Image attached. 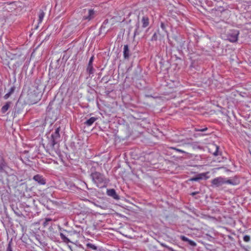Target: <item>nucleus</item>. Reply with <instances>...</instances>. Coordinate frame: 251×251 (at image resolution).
I'll return each mask as SVG.
<instances>
[{
	"instance_id": "f3484780",
	"label": "nucleus",
	"mask_w": 251,
	"mask_h": 251,
	"mask_svg": "<svg viewBox=\"0 0 251 251\" xmlns=\"http://www.w3.org/2000/svg\"><path fill=\"white\" fill-rule=\"evenodd\" d=\"M70 234H68L67 233H63V232H60V238L64 243L66 244H68L69 243H71L72 242L70 241V240L69 239L68 236H69Z\"/></svg>"
},
{
	"instance_id": "6ab92c4d",
	"label": "nucleus",
	"mask_w": 251,
	"mask_h": 251,
	"mask_svg": "<svg viewBox=\"0 0 251 251\" xmlns=\"http://www.w3.org/2000/svg\"><path fill=\"white\" fill-rule=\"evenodd\" d=\"M12 104L11 101H7L4 105H3L1 108V113L2 114H5L8 111Z\"/></svg>"
},
{
	"instance_id": "f257e3e1",
	"label": "nucleus",
	"mask_w": 251,
	"mask_h": 251,
	"mask_svg": "<svg viewBox=\"0 0 251 251\" xmlns=\"http://www.w3.org/2000/svg\"><path fill=\"white\" fill-rule=\"evenodd\" d=\"M95 167H92L90 169V177L96 186L100 188L105 187L108 181L105 176L99 172L95 171Z\"/></svg>"
},
{
	"instance_id": "e433bc0d",
	"label": "nucleus",
	"mask_w": 251,
	"mask_h": 251,
	"mask_svg": "<svg viewBox=\"0 0 251 251\" xmlns=\"http://www.w3.org/2000/svg\"><path fill=\"white\" fill-rule=\"evenodd\" d=\"M94 58H95L94 55H92V56L90 57V58L89 59V61L88 62L89 65H93V63Z\"/></svg>"
},
{
	"instance_id": "ddd939ff",
	"label": "nucleus",
	"mask_w": 251,
	"mask_h": 251,
	"mask_svg": "<svg viewBox=\"0 0 251 251\" xmlns=\"http://www.w3.org/2000/svg\"><path fill=\"white\" fill-rule=\"evenodd\" d=\"M33 179L39 185H45L47 182L46 179L43 176L39 174L35 175L33 177Z\"/></svg>"
},
{
	"instance_id": "39448f33",
	"label": "nucleus",
	"mask_w": 251,
	"mask_h": 251,
	"mask_svg": "<svg viewBox=\"0 0 251 251\" xmlns=\"http://www.w3.org/2000/svg\"><path fill=\"white\" fill-rule=\"evenodd\" d=\"M6 180L7 187L9 189L11 187L13 188H17L20 181L18 177L14 174L7 175Z\"/></svg>"
},
{
	"instance_id": "c756f323",
	"label": "nucleus",
	"mask_w": 251,
	"mask_h": 251,
	"mask_svg": "<svg viewBox=\"0 0 251 251\" xmlns=\"http://www.w3.org/2000/svg\"><path fill=\"white\" fill-rule=\"evenodd\" d=\"M13 243H12V239H11L9 241L7 246L6 247V249L5 251H13L12 247Z\"/></svg>"
},
{
	"instance_id": "dca6fc26",
	"label": "nucleus",
	"mask_w": 251,
	"mask_h": 251,
	"mask_svg": "<svg viewBox=\"0 0 251 251\" xmlns=\"http://www.w3.org/2000/svg\"><path fill=\"white\" fill-rule=\"evenodd\" d=\"M56 225H51L49 226V235L50 237L52 240H56L57 239L55 234H58L57 232H55L54 230L55 229Z\"/></svg>"
},
{
	"instance_id": "a211bd4d",
	"label": "nucleus",
	"mask_w": 251,
	"mask_h": 251,
	"mask_svg": "<svg viewBox=\"0 0 251 251\" xmlns=\"http://www.w3.org/2000/svg\"><path fill=\"white\" fill-rule=\"evenodd\" d=\"M95 11L93 9H90L88 10V13L87 15H85L83 17L84 20H87L88 21L91 20L94 18Z\"/></svg>"
},
{
	"instance_id": "4468645a",
	"label": "nucleus",
	"mask_w": 251,
	"mask_h": 251,
	"mask_svg": "<svg viewBox=\"0 0 251 251\" xmlns=\"http://www.w3.org/2000/svg\"><path fill=\"white\" fill-rule=\"evenodd\" d=\"M131 55V51L128 45H125L123 49V56L125 60H129Z\"/></svg>"
},
{
	"instance_id": "4be33fe9",
	"label": "nucleus",
	"mask_w": 251,
	"mask_h": 251,
	"mask_svg": "<svg viewBox=\"0 0 251 251\" xmlns=\"http://www.w3.org/2000/svg\"><path fill=\"white\" fill-rule=\"evenodd\" d=\"M142 27L145 28L149 25V18L147 16H144L141 19Z\"/></svg>"
},
{
	"instance_id": "72a5a7b5",
	"label": "nucleus",
	"mask_w": 251,
	"mask_h": 251,
	"mask_svg": "<svg viewBox=\"0 0 251 251\" xmlns=\"http://www.w3.org/2000/svg\"><path fill=\"white\" fill-rule=\"evenodd\" d=\"M160 27L162 29L165 31V32L168 33V31L166 29V26L165 24L163 22H161L160 23Z\"/></svg>"
},
{
	"instance_id": "a19ab883",
	"label": "nucleus",
	"mask_w": 251,
	"mask_h": 251,
	"mask_svg": "<svg viewBox=\"0 0 251 251\" xmlns=\"http://www.w3.org/2000/svg\"><path fill=\"white\" fill-rule=\"evenodd\" d=\"M210 134V133H203V134H201V135L204 136V135H209V134Z\"/></svg>"
},
{
	"instance_id": "aec40b11",
	"label": "nucleus",
	"mask_w": 251,
	"mask_h": 251,
	"mask_svg": "<svg viewBox=\"0 0 251 251\" xmlns=\"http://www.w3.org/2000/svg\"><path fill=\"white\" fill-rule=\"evenodd\" d=\"M59 233L60 232H63V233H67L68 234H70V235L75 234H79L80 233V231H77L76 230H73V231H68L66 229H63V228L59 226H58Z\"/></svg>"
},
{
	"instance_id": "1a4fd4ad",
	"label": "nucleus",
	"mask_w": 251,
	"mask_h": 251,
	"mask_svg": "<svg viewBox=\"0 0 251 251\" xmlns=\"http://www.w3.org/2000/svg\"><path fill=\"white\" fill-rule=\"evenodd\" d=\"M86 249L88 251H106L102 247L96 246L91 243L86 244Z\"/></svg>"
},
{
	"instance_id": "20e7f679",
	"label": "nucleus",
	"mask_w": 251,
	"mask_h": 251,
	"mask_svg": "<svg viewBox=\"0 0 251 251\" xmlns=\"http://www.w3.org/2000/svg\"><path fill=\"white\" fill-rule=\"evenodd\" d=\"M54 127H55V130L52 133L50 139L49 143L50 147L52 148H53L54 146L57 144L60 140V126H58L56 124Z\"/></svg>"
},
{
	"instance_id": "4c0bfd02",
	"label": "nucleus",
	"mask_w": 251,
	"mask_h": 251,
	"mask_svg": "<svg viewBox=\"0 0 251 251\" xmlns=\"http://www.w3.org/2000/svg\"><path fill=\"white\" fill-rule=\"evenodd\" d=\"M39 242L40 245H42L44 247L47 246V243H46L45 241L39 240Z\"/></svg>"
},
{
	"instance_id": "bb28decb",
	"label": "nucleus",
	"mask_w": 251,
	"mask_h": 251,
	"mask_svg": "<svg viewBox=\"0 0 251 251\" xmlns=\"http://www.w3.org/2000/svg\"><path fill=\"white\" fill-rule=\"evenodd\" d=\"M45 12L43 11V10L40 9L39 11V13L38 15L39 19H38V24L41 23L43 19L45 16Z\"/></svg>"
},
{
	"instance_id": "cd10ccee",
	"label": "nucleus",
	"mask_w": 251,
	"mask_h": 251,
	"mask_svg": "<svg viewBox=\"0 0 251 251\" xmlns=\"http://www.w3.org/2000/svg\"><path fill=\"white\" fill-rule=\"evenodd\" d=\"M213 147L215 149V151L213 152H211L213 155L216 156L221 154V153H220L219 152V147L218 146L214 145Z\"/></svg>"
},
{
	"instance_id": "393cba45",
	"label": "nucleus",
	"mask_w": 251,
	"mask_h": 251,
	"mask_svg": "<svg viewBox=\"0 0 251 251\" xmlns=\"http://www.w3.org/2000/svg\"><path fill=\"white\" fill-rule=\"evenodd\" d=\"M94 71H95V69L93 67V65L88 64L87 68H86V71L88 73V74L89 75L93 74L94 73Z\"/></svg>"
},
{
	"instance_id": "2f4dec72",
	"label": "nucleus",
	"mask_w": 251,
	"mask_h": 251,
	"mask_svg": "<svg viewBox=\"0 0 251 251\" xmlns=\"http://www.w3.org/2000/svg\"><path fill=\"white\" fill-rule=\"evenodd\" d=\"M159 30H158L157 31H155L153 35L151 37V41H156L158 39V34H159V33H157L158 32Z\"/></svg>"
},
{
	"instance_id": "423d86ee",
	"label": "nucleus",
	"mask_w": 251,
	"mask_h": 251,
	"mask_svg": "<svg viewBox=\"0 0 251 251\" xmlns=\"http://www.w3.org/2000/svg\"><path fill=\"white\" fill-rule=\"evenodd\" d=\"M240 34L239 30L237 29H230L226 33V40L231 43H235L238 41Z\"/></svg>"
},
{
	"instance_id": "7c9ffc66",
	"label": "nucleus",
	"mask_w": 251,
	"mask_h": 251,
	"mask_svg": "<svg viewBox=\"0 0 251 251\" xmlns=\"http://www.w3.org/2000/svg\"><path fill=\"white\" fill-rule=\"evenodd\" d=\"M108 23H109V20H108V19H105V20L103 21V23H102V25H101V26H100V32H101V30H102L103 29L105 28V27H106V25L107 24H108Z\"/></svg>"
},
{
	"instance_id": "f03ea898",
	"label": "nucleus",
	"mask_w": 251,
	"mask_h": 251,
	"mask_svg": "<svg viewBox=\"0 0 251 251\" xmlns=\"http://www.w3.org/2000/svg\"><path fill=\"white\" fill-rule=\"evenodd\" d=\"M61 106L54 101H50L47 108V115L51 120L55 121L59 117L60 113Z\"/></svg>"
},
{
	"instance_id": "6e6552de",
	"label": "nucleus",
	"mask_w": 251,
	"mask_h": 251,
	"mask_svg": "<svg viewBox=\"0 0 251 251\" xmlns=\"http://www.w3.org/2000/svg\"><path fill=\"white\" fill-rule=\"evenodd\" d=\"M9 168L7 162L3 156L0 154V173H7L6 170Z\"/></svg>"
},
{
	"instance_id": "5701e85b",
	"label": "nucleus",
	"mask_w": 251,
	"mask_h": 251,
	"mask_svg": "<svg viewBox=\"0 0 251 251\" xmlns=\"http://www.w3.org/2000/svg\"><path fill=\"white\" fill-rule=\"evenodd\" d=\"M15 89L16 87L14 85L11 86L8 92L3 96L4 99L7 100V99H8L11 96V95L13 94V93L15 92Z\"/></svg>"
},
{
	"instance_id": "c9c22d12",
	"label": "nucleus",
	"mask_w": 251,
	"mask_h": 251,
	"mask_svg": "<svg viewBox=\"0 0 251 251\" xmlns=\"http://www.w3.org/2000/svg\"><path fill=\"white\" fill-rule=\"evenodd\" d=\"M250 236L248 235H245L243 237V240L246 242H249L250 241Z\"/></svg>"
},
{
	"instance_id": "79ce46f5",
	"label": "nucleus",
	"mask_w": 251,
	"mask_h": 251,
	"mask_svg": "<svg viewBox=\"0 0 251 251\" xmlns=\"http://www.w3.org/2000/svg\"><path fill=\"white\" fill-rule=\"evenodd\" d=\"M17 215L18 216H24L23 214H17Z\"/></svg>"
},
{
	"instance_id": "9b49d317",
	"label": "nucleus",
	"mask_w": 251,
	"mask_h": 251,
	"mask_svg": "<svg viewBox=\"0 0 251 251\" xmlns=\"http://www.w3.org/2000/svg\"><path fill=\"white\" fill-rule=\"evenodd\" d=\"M24 106L23 103L18 100L14 108V116H17V114L20 113L23 110Z\"/></svg>"
},
{
	"instance_id": "f8f14e48",
	"label": "nucleus",
	"mask_w": 251,
	"mask_h": 251,
	"mask_svg": "<svg viewBox=\"0 0 251 251\" xmlns=\"http://www.w3.org/2000/svg\"><path fill=\"white\" fill-rule=\"evenodd\" d=\"M106 194L116 201H118L120 199V196L114 189H107L106 190Z\"/></svg>"
},
{
	"instance_id": "9d476101",
	"label": "nucleus",
	"mask_w": 251,
	"mask_h": 251,
	"mask_svg": "<svg viewBox=\"0 0 251 251\" xmlns=\"http://www.w3.org/2000/svg\"><path fill=\"white\" fill-rule=\"evenodd\" d=\"M49 75L52 77V78H55L56 79H60L62 75H60V72L58 69L55 68L53 69L50 68L49 70Z\"/></svg>"
},
{
	"instance_id": "ea45409f",
	"label": "nucleus",
	"mask_w": 251,
	"mask_h": 251,
	"mask_svg": "<svg viewBox=\"0 0 251 251\" xmlns=\"http://www.w3.org/2000/svg\"><path fill=\"white\" fill-rule=\"evenodd\" d=\"M199 192H192L191 194V195H192V196H194L198 194H199Z\"/></svg>"
},
{
	"instance_id": "a18cd8bd",
	"label": "nucleus",
	"mask_w": 251,
	"mask_h": 251,
	"mask_svg": "<svg viewBox=\"0 0 251 251\" xmlns=\"http://www.w3.org/2000/svg\"><path fill=\"white\" fill-rule=\"evenodd\" d=\"M184 43L182 44V45L181 46V47L182 48V46L183 45Z\"/></svg>"
},
{
	"instance_id": "c85d7f7f",
	"label": "nucleus",
	"mask_w": 251,
	"mask_h": 251,
	"mask_svg": "<svg viewBox=\"0 0 251 251\" xmlns=\"http://www.w3.org/2000/svg\"><path fill=\"white\" fill-rule=\"evenodd\" d=\"M215 10L220 13H223L224 12L228 11V10L227 8H225L223 6H217L215 8Z\"/></svg>"
},
{
	"instance_id": "58836bf2",
	"label": "nucleus",
	"mask_w": 251,
	"mask_h": 251,
	"mask_svg": "<svg viewBox=\"0 0 251 251\" xmlns=\"http://www.w3.org/2000/svg\"><path fill=\"white\" fill-rule=\"evenodd\" d=\"M32 226H35L38 229H39V223H34V224H32Z\"/></svg>"
},
{
	"instance_id": "f704fd0d",
	"label": "nucleus",
	"mask_w": 251,
	"mask_h": 251,
	"mask_svg": "<svg viewBox=\"0 0 251 251\" xmlns=\"http://www.w3.org/2000/svg\"><path fill=\"white\" fill-rule=\"evenodd\" d=\"M207 130V127H205L204 128H195V131H201V132H204Z\"/></svg>"
},
{
	"instance_id": "a878e982",
	"label": "nucleus",
	"mask_w": 251,
	"mask_h": 251,
	"mask_svg": "<svg viewBox=\"0 0 251 251\" xmlns=\"http://www.w3.org/2000/svg\"><path fill=\"white\" fill-rule=\"evenodd\" d=\"M52 220L50 218H46L45 221L43 223V225L44 227L47 226H50L52 225Z\"/></svg>"
},
{
	"instance_id": "b1692460",
	"label": "nucleus",
	"mask_w": 251,
	"mask_h": 251,
	"mask_svg": "<svg viewBox=\"0 0 251 251\" xmlns=\"http://www.w3.org/2000/svg\"><path fill=\"white\" fill-rule=\"evenodd\" d=\"M135 26L136 28L134 33V37H135L136 35H139L141 32V29L140 28V23L139 21L137 22Z\"/></svg>"
},
{
	"instance_id": "2eb2a0df",
	"label": "nucleus",
	"mask_w": 251,
	"mask_h": 251,
	"mask_svg": "<svg viewBox=\"0 0 251 251\" xmlns=\"http://www.w3.org/2000/svg\"><path fill=\"white\" fill-rule=\"evenodd\" d=\"M180 239L182 241L186 243L187 245H189L191 247L194 248L197 246V244L195 242L189 239L188 238L184 235H181L180 236Z\"/></svg>"
},
{
	"instance_id": "473e14b6",
	"label": "nucleus",
	"mask_w": 251,
	"mask_h": 251,
	"mask_svg": "<svg viewBox=\"0 0 251 251\" xmlns=\"http://www.w3.org/2000/svg\"><path fill=\"white\" fill-rule=\"evenodd\" d=\"M170 149L171 150H175L176 151L182 153L187 154V153L186 152H185V151H184L182 150L179 149L175 147H170Z\"/></svg>"
},
{
	"instance_id": "7ed1b4c3",
	"label": "nucleus",
	"mask_w": 251,
	"mask_h": 251,
	"mask_svg": "<svg viewBox=\"0 0 251 251\" xmlns=\"http://www.w3.org/2000/svg\"><path fill=\"white\" fill-rule=\"evenodd\" d=\"M225 184H229L232 185H236L237 183L235 180L227 179V178H224L222 177H218L214 178L211 181L212 186L218 187L222 186Z\"/></svg>"
},
{
	"instance_id": "0eeeda50",
	"label": "nucleus",
	"mask_w": 251,
	"mask_h": 251,
	"mask_svg": "<svg viewBox=\"0 0 251 251\" xmlns=\"http://www.w3.org/2000/svg\"><path fill=\"white\" fill-rule=\"evenodd\" d=\"M208 172L199 174L189 179L190 181H199L201 180H206L209 177L207 176Z\"/></svg>"
},
{
	"instance_id": "c03bdc74",
	"label": "nucleus",
	"mask_w": 251,
	"mask_h": 251,
	"mask_svg": "<svg viewBox=\"0 0 251 251\" xmlns=\"http://www.w3.org/2000/svg\"><path fill=\"white\" fill-rule=\"evenodd\" d=\"M38 237H40V236H39V235L36 236V239L39 241V240H40L39 239Z\"/></svg>"
},
{
	"instance_id": "412c9836",
	"label": "nucleus",
	"mask_w": 251,
	"mask_h": 251,
	"mask_svg": "<svg viewBox=\"0 0 251 251\" xmlns=\"http://www.w3.org/2000/svg\"><path fill=\"white\" fill-rule=\"evenodd\" d=\"M98 120V118L92 117L87 120L84 123V124L87 126H91L94 123Z\"/></svg>"
},
{
	"instance_id": "37998d69",
	"label": "nucleus",
	"mask_w": 251,
	"mask_h": 251,
	"mask_svg": "<svg viewBox=\"0 0 251 251\" xmlns=\"http://www.w3.org/2000/svg\"><path fill=\"white\" fill-rule=\"evenodd\" d=\"M197 148H198V149H201L202 147L200 146H197Z\"/></svg>"
}]
</instances>
